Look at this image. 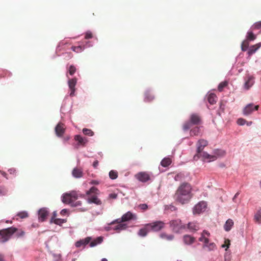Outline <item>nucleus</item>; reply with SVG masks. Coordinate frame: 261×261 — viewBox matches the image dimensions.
<instances>
[{"mask_svg":"<svg viewBox=\"0 0 261 261\" xmlns=\"http://www.w3.org/2000/svg\"><path fill=\"white\" fill-rule=\"evenodd\" d=\"M192 187L190 184L184 182L178 188L174 195L175 200L183 204L188 203L192 197Z\"/></svg>","mask_w":261,"mask_h":261,"instance_id":"obj_1","label":"nucleus"},{"mask_svg":"<svg viewBox=\"0 0 261 261\" xmlns=\"http://www.w3.org/2000/svg\"><path fill=\"white\" fill-rule=\"evenodd\" d=\"M77 194L76 192L72 191L66 193L62 196V202L65 204H70L72 206L77 207L82 205L80 201H75L77 199Z\"/></svg>","mask_w":261,"mask_h":261,"instance_id":"obj_2","label":"nucleus"},{"mask_svg":"<svg viewBox=\"0 0 261 261\" xmlns=\"http://www.w3.org/2000/svg\"><path fill=\"white\" fill-rule=\"evenodd\" d=\"M201 117L197 114H192L190 115L189 121L185 122L183 125V129L187 130L189 129L193 125H199L201 123Z\"/></svg>","mask_w":261,"mask_h":261,"instance_id":"obj_3","label":"nucleus"},{"mask_svg":"<svg viewBox=\"0 0 261 261\" xmlns=\"http://www.w3.org/2000/svg\"><path fill=\"white\" fill-rule=\"evenodd\" d=\"M16 230L17 228L14 227L0 230V242L4 243L7 242Z\"/></svg>","mask_w":261,"mask_h":261,"instance_id":"obj_4","label":"nucleus"},{"mask_svg":"<svg viewBox=\"0 0 261 261\" xmlns=\"http://www.w3.org/2000/svg\"><path fill=\"white\" fill-rule=\"evenodd\" d=\"M169 224L172 230L175 233H179L182 229L186 228L185 225L181 223L180 219L171 220L170 221Z\"/></svg>","mask_w":261,"mask_h":261,"instance_id":"obj_5","label":"nucleus"},{"mask_svg":"<svg viewBox=\"0 0 261 261\" xmlns=\"http://www.w3.org/2000/svg\"><path fill=\"white\" fill-rule=\"evenodd\" d=\"M207 207V203L205 201H201L196 204L193 208L194 214H200L204 212Z\"/></svg>","mask_w":261,"mask_h":261,"instance_id":"obj_6","label":"nucleus"},{"mask_svg":"<svg viewBox=\"0 0 261 261\" xmlns=\"http://www.w3.org/2000/svg\"><path fill=\"white\" fill-rule=\"evenodd\" d=\"M207 145V142L206 140L201 139L199 140L197 143V153L194 156V160H197L199 159V154H201V151L204 149V147H205Z\"/></svg>","mask_w":261,"mask_h":261,"instance_id":"obj_7","label":"nucleus"},{"mask_svg":"<svg viewBox=\"0 0 261 261\" xmlns=\"http://www.w3.org/2000/svg\"><path fill=\"white\" fill-rule=\"evenodd\" d=\"M165 223L161 221H156L154 222L148 224L150 230L158 231L164 227Z\"/></svg>","mask_w":261,"mask_h":261,"instance_id":"obj_8","label":"nucleus"},{"mask_svg":"<svg viewBox=\"0 0 261 261\" xmlns=\"http://www.w3.org/2000/svg\"><path fill=\"white\" fill-rule=\"evenodd\" d=\"M259 106H254L253 103L247 105L243 109V113L245 116L250 115L254 111H257L258 109Z\"/></svg>","mask_w":261,"mask_h":261,"instance_id":"obj_9","label":"nucleus"},{"mask_svg":"<svg viewBox=\"0 0 261 261\" xmlns=\"http://www.w3.org/2000/svg\"><path fill=\"white\" fill-rule=\"evenodd\" d=\"M244 87L246 90H248L253 85L254 83V77L251 75L247 74L244 77Z\"/></svg>","mask_w":261,"mask_h":261,"instance_id":"obj_10","label":"nucleus"},{"mask_svg":"<svg viewBox=\"0 0 261 261\" xmlns=\"http://www.w3.org/2000/svg\"><path fill=\"white\" fill-rule=\"evenodd\" d=\"M137 219V216L136 215L133 214L130 212H127L126 213L124 214L122 217L121 219H117L115 220V221L118 222H123L127 221L130 220H136Z\"/></svg>","mask_w":261,"mask_h":261,"instance_id":"obj_11","label":"nucleus"},{"mask_svg":"<svg viewBox=\"0 0 261 261\" xmlns=\"http://www.w3.org/2000/svg\"><path fill=\"white\" fill-rule=\"evenodd\" d=\"M135 177L140 181L145 182L150 179V175L145 172H140L135 175Z\"/></svg>","mask_w":261,"mask_h":261,"instance_id":"obj_12","label":"nucleus"},{"mask_svg":"<svg viewBox=\"0 0 261 261\" xmlns=\"http://www.w3.org/2000/svg\"><path fill=\"white\" fill-rule=\"evenodd\" d=\"M77 83V80L76 78L69 79L68 80V86L70 90V96H73L74 95V92L75 91V86Z\"/></svg>","mask_w":261,"mask_h":261,"instance_id":"obj_13","label":"nucleus"},{"mask_svg":"<svg viewBox=\"0 0 261 261\" xmlns=\"http://www.w3.org/2000/svg\"><path fill=\"white\" fill-rule=\"evenodd\" d=\"M65 130V125L62 123H59L55 127L56 135L58 137H61L64 134Z\"/></svg>","mask_w":261,"mask_h":261,"instance_id":"obj_14","label":"nucleus"},{"mask_svg":"<svg viewBox=\"0 0 261 261\" xmlns=\"http://www.w3.org/2000/svg\"><path fill=\"white\" fill-rule=\"evenodd\" d=\"M91 240H92L91 237H87L84 239H81V240L77 241L75 243V245L77 248L80 247L82 246H85L86 245L90 243Z\"/></svg>","mask_w":261,"mask_h":261,"instance_id":"obj_15","label":"nucleus"},{"mask_svg":"<svg viewBox=\"0 0 261 261\" xmlns=\"http://www.w3.org/2000/svg\"><path fill=\"white\" fill-rule=\"evenodd\" d=\"M48 214V212L46 208H41L38 212L39 219L41 222L45 221Z\"/></svg>","mask_w":261,"mask_h":261,"instance_id":"obj_16","label":"nucleus"},{"mask_svg":"<svg viewBox=\"0 0 261 261\" xmlns=\"http://www.w3.org/2000/svg\"><path fill=\"white\" fill-rule=\"evenodd\" d=\"M261 47V42L257 43L255 45L251 46L247 52L248 55L250 56L254 54L256 50Z\"/></svg>","mask_w":261,"mask_h":261,"instance_id":"obj_17","label":"nucleus"},{"mask_svg":"<svg viewBox=\"0 0 261 261\" xmlns=\"http://www.w3.org/2000/svg\"><path fill=\"white\" fill-rule=\"evenodd\" d=\"M150 231V230L149 227V226H148V224H146L145 225V226L143 228H141L139 230V231L138 232V234L140 237H144L146 236L148 232Z\"/></svg>","mask_w":261,"mask_h":261,"instance_id":"obj_18","label":"nucleus"},{"mask_svg":"<svg viewBox=\"0 0 261 261\" xmlns=\"http://www.w3.org/2000/svg\"><path fill=\"white\" fill-rule=\"evenodd\" d=\"M74 140L78 142L79 145L82 146H85L88 142L86 138L82 137L81 135H75L74 136Z\"/></svg>","mask_w":261,"mask_h":261,"instance_id":"obj_19","label":"nucleus"},{"mask_svg":"<svg viewBox=\"0 0 261 261\" xmlns=\"http://www.w3.org/2000/svg\"><path fill=\"white\" fill-rule=\"evenodd\" d=\"M183 241L185 244L191 245L195 241V238L190 235H185L183 237Z\"/></svg>","mask_w":261,"mask_h":261,"instance_id":"obj_20","label":"nucleus"},{"mask_svg":"<svg viewBox=\"0 0 261 261\" xmlns=\"http://www.w3.org/2000/svg\"><path fill=\"white\" fill-rule=\"evenodd\" d=\"M199 158H201L202 160L208 159L210 161H214L216 159V157L215 155H211L207 152L201 151V154H199Z\"/></svg>","mask_w":261,"mask_h":261,"instance_id":"obj_21","label":"nucleus"},{"mask_svg":"<svg viewBox=\"0 0 261 261\" xmlns=\"http://www.w3.org/2000/svg\"><path fill=\"white\" fill-rule=\"evenodd\" d=\"M103 237H98L93 240H91L90 242V246L91 247H93L96 246V245L101 244L103 241Z\"/></svg>","mask_w":261,"mask_h":261,"instance_id":"obj_22","label":"nucleus"},{"mask_svg":"<svg viewBox=\"0 0 261 261\" xmlns=\"http://www.w3.org/2000/svg\"><path fill=\"white\" fill-rule=\"evenodd\" d=\"M87 201L89 203H93L97 205H100L101 204V201L100 200H99L95 195H93L89 197L87 199Z\"/></svg>","mask_w":261,"mask_h":261,"instance_id":"obj_23","label":"nucleus"},{"mask_svg":"<svg viewBox=\"0 0 261 261\" xmlns=\"http://www.w3.org/2000/svg\"><path fill=\"white\" fill-rule=\"evenodd\" d=\"M72 175L75 178L82 177L83 175V171L81 169L74 168L72 172Z\"/></svg>","mask_w":261,"mask_h":261,"instance_id":"obj_24","label":"nucleus"},{"mask_svg":"<svg viewBox=\"0 0 261 261\" xmlns=\"http://www.w3.org/2000/svg\"><path fill=\"white\" fill-rule=\"evenodd\" d=\"M188 228L191 231H196L199 229V225L196 222H190L188 224Z\"/></svg>","mask_w":261,"mask_h":261,"instance_id":"obj_25","label":"nucleus"},{"mask_svg":"<svg viewBox=\"0 0 261 261\" xmlns=\"http://www.w3.org/2000/svg\"><path fill=\"white\" fill-rule=\"evenodd\" d=\"M233 225V221L230 219H228L225 222L224 225V228L225 231H229L231 229Z\"/></svg>","mask_w":261,"mask_h":261,"instance_id":"obj_26","label":"nucleus"},{"mask_svg":"<svg viewBox=\"0 0 261 261\" xmlns=\"http://www.w3.org/2000/svg\"><path fill=\"white\" fill-rule=\"evenodd\" d=\"M253 31V30L250 29L247 33L246 40H248L249 42L250 41H253L256 38V36L254 34Z\"/></svg>","mask_w":261,"mask_h":261,"instance_id":"obj_27","label":"nucleus"},{"mask_svg":"<svg viewBox=\"0 0 261 261\" xmlns=\"http://www.w3.org/2000/svg\"><path fill=\"white\" fill-rule=\"evenodd\" d=\"M160 237L164 240L170 241L173 240L174 236L173 234H168L165 232L160 233Z\"/></svg>","mask_w":261,"mask_h":261,"instance_id":"obj_28","label":"nucleus"},{"mask_svg":"<svg viewBox=\"0 0 261 261\" xmlns=\"http://www.w3.org/2000/svg\"><path fill=\"white\" fill-rule=\"evenodd\" d=\"M208 101L211 105L215 104L217 100V97L216 94L214 93H211L208 95L207 97Z\"/></svg>","mask_w":261,"mask_h":261,"instance_id":"obj_29","label":"nucleus"},{"mask_svg":"<svg viewBox=\"0 0 261 261\" xmlns=\"http://www.w3.org/2000/svg\"><path fill=\"white\" fill-rule=\"evenodd\" d=\"M171 163L172 161L170 158H165L162 160L161 165L164 167H166L169 166Z\"/></svg>","mask_w":261,"mask_h":261,"instance_id":"obj_30","label":"nucleus"},{"mask_svg":"<svg viewBox=\"0 0 261 261\" xmlns=\"http://www.w3.org/2000/svg\"><path fill=\"white\" fill-rule=\"evenodd\" d=\"M66 220L63 219L56 218L54 219V217H51L50 220L51 223H54L56 224L61 225L63 223L66 222Z\"/></svg>","mask_w":261,"mask_h":261,"instance_id":"obj_31","label":"nucleus"},{"mask_svg":"<svg viewBox=\"0 0 261 261\" xmlns=\"http://www.w3.org/2000/svg\"><path fill=\"white\" fill-rule=\"evenodd\" d=\"M200 130L199 127H195L190 130V136H197L200 135Z\"/></svg>","mask_w":261,"mask_h":261,"instance_id":"obj_32","label":"nucleus"},{"mask_svg":"<svg viewBox=\"0 0 261 261\" xmlns=\"http://www.w3.org/2000/svg\"><path fill=\"white\" fill-rule=\"evenodd\" d=\"M254 219L257 223H261V210H259L254 215Z\"/></svg>","mask_w":261,"mask_h":261,"instance_id":"obj_33","label":"nucleus"},{"mask_svg":"<svg viewBox=\"0 0 261 261\" xmlns=\"http://www.w3.org/2000/svg\"><path fill=\"white\" fill-rule=\"evenodd\" d=\"M216 247V246L215 243H207V245H205V244H204L203 246V248H207V251H211L214 250Z\"/></svg>","mask_w":261,"mask_h":261,"instance_id":"obj_34","label":"nucleus"},{"mask_svg":"<svg viewBox=\"0 0 261 261\" xmlns=\"http://www.w3.org/2000/svg\"><path fill=\"white\" fill-rule=\"evenodd\" d=\"M122 222H116L115 221H114L113 222H112L111 223V224H115V223H117V226H118V229L119 230V231L120 230H124L126 229L127 226H126V224H122L121 223Z\"/></svg>","mask_w":261,"mask_h":261,"instance_id":"obj_35","label":"nucleus"},{"mask_svg":"<svg viewBox=\"0 0 261 261\" xmlns=\"http://www.w3.org/2000/svg\"><path fill=\"white\" fill-rule=\"evenodd\" d=\"M154 99V96L149 91H147L145 93V99L147 101H151Z\"/></svg>","mask_w":261,"mask_h":261,"instance_id":"obj_36","label":"nucleus"},{"mask_svg":"<svg viewBox=\"0 0 261 261\" xmlns=\"http://www.w3.org/2000/svg\"><path fill=\"white\" fill-rule=\"evenodd\" d=\"M249 45V42L248 40H244L241 44L242 50L245 51L247 50Z\"/></svg>","mask_w":261,"mask_h":261,"instance_id":"obj_37","label":"nucleus"},{"mask_svg":"<svg viewBox=\"0 0 261 261\" xmlns=\"http://www.w3.org/2000/svg\"><path fill=\"white\" fill-rule=\"evenodd\" d=\"M184 179H185V175L182 173H179L177 174L174 177L175 180L178 181H182Z\"/></svg>","mask_w":261,"mask_h":261,"instance_id":"obj_38","label":"nucleus"},{"mask_svg":"<svg viewBox=\"0 0 261 261\" xmlns=\"http://www.w3.org/2000/svg\"><path fill=\"white\" fill-rule=\"evenodd\" d=\"M83 133L84 135L89 136H92L94 135V132L90 129L84 128L83 129Z\"/></svg>","mask_w":261,"mask_h":261,"instance_id":"obj_39","label":"nucleus"},{"mask_svg":"<svg viewBox=\"0 0 261 261\" xmlns=\"http://www.w3.org/2000/svg\"><path fill=\"white\" fill-rule=\"evenodd\" d=\"M84 47L82 46H72L71 49L76 53H81L84 50Z\"/></svg>","mask_w":261,"mask_h":261,"instance_id":"obj_40","label":"nucleus"},{"mask_svg":"<svg viewBox=\"0 0 261 261\" xmlns=\"http://www.w3.org/2000/svg\"><path fill=\"white\" fill-rule=\"evenodd\" d=\"M15 236L17 238L23 237L25 235V232L22 229H18L17 228L16 231L15 232Z\"/></svg>","mask_w":261,"mask_h":261,"instance_id":"obj_41","label":"nucleus"},{"mask_svg":"<svg viewBox=\"0 0 261 261\" xmlns=\"http://www.w3.org/2000/svg\"><path fill=\"white\" fill-rule=\"evenodd\" d=\"M251 29L252 30H261V21L255 22L251 27Z\"/></svg>","mask_w":261,"mask_h":261,"instance_id":"obj_42","label":"nucleus"},{"mask_svg":"<svg viewBox=\"0 0 261 261\" xmlns=\"http://www.w3.org/2000/svg\"><path fill=\"white\" fill-rule=\"evenodd\" d=\"M109 176L112 179H116L118 177V173L117 171L111 170L109 172Z\"/></svg>","mask_w":261,"mask_h":261,"instance_id":"obj_43","label":"nucleus"},{"mask_svg":"<svg viewBox=\"0 0 261 261\" xmlns=\"http://www.w3.org/2000/svg\"><path fill=\"white\" fill-rule=\"evenodd\" d=\"M227 84H228V83L226 81H224V82L220 83L218 87V90L220 92L222 91L223 90V88H225V87H226Z\"/></svg>","mask_w":261,"mask_h":261,"instance_id":"obj_44","label":"nucleus"},{"mask_svg":"<svg viewBox=\"0 0 261 261\" xmlns=\"http://www.w3.org/2000/svg\"><path fill=\"white\" fill-rule=\"evenodd\" d=\"M98 192H99L98 190L97 189V188H96V187H91L90 190L89 191H88L87 192H86V194L87 195H90V194H92V193H94V194H98Z\"/></svg>","mask_w":261,"mask_h":261,"instance_id":"obj_45","label":"nucleus"},{"mask_svg":"<svg viewBox=\"0 0 261 261\" xmlns=\"http://www.w3.org/2000/svg\"><path fill=\"white\" fill-rule=\"evenodd\" d=\"M199 241L200 242H203L204 244H205V245H207V244L209 242L208 239L205 237L203 234H201V236L199 238Z\"/></svg>","mask_w":261,"mask_h":261,"instance_id":"obj_46","label":"nucleus"},{"mask_svg":"<svg viewBox=\"0 0 261 261\" xmlns=\"http://www.w3.org/2000/svg\"><path fill=\"white\" fill-rule=\"evenodd\" d=\"M16 216L19 217L21 219H24L28 217V214L26 212H21L18 213Z\"/></svg>","mask_w":261,"mask_h":261,"instance_id":"obj_47","label":"nucleus"},{"mask_svg":"<svg viewBox=\"0 0 261 261\" xmlns=\"http://www.w3.org/2000/svg\"><path fill=\"white\" fill-rule=\"evenodd\" d=\"M7 193V189L4 186H0V196L6 195Z\"/></svg>","mask_w":261,"mask_h":261,"instance_id":"obj_48","label":"nucleus"},{"mask_svg":"<svg viewBox=\"0 0 261 261\" xmlns=\"http://www.w3.org/2000/svg\"><path fill=\"white\" fill-rule=\"evenodd\" d=\"M76 71V68L73 65L70 66L69 68V73L72 75H73Z\"/></svg>","mask_w":261,"mask_h":261,"instance_id":"obj_49","label":"nucleus"},{"mask_svg":"<svg viewBox=\"0 0 261 261\" xmlns=\"http://www.w3.org/2000/svg\"><path fill=\"white\" fill-rule=\"evenodd\" d=\"M246 121L243 118H239L237 120V123L240 125H243L245 124Z\"/></svg>","mask_w":261,"mask_h":261,"instance_id":"obj_50","label":"nucleus"},{"mask_svg":"<svg viewBox=\"0 0 261 261\" xmlns=\"http://www.w3.org/2000/svg\"><path fill=\"white\" fill-rule=\"evenodd\" d=\"M92 37H93V35L91 32L88 31L86 33L85 36V38L86 39H89L92 38Z\"/></svg>","mask_w":261,"mask_h":261,"instance_id":"obj_51","label":"nucleus"},{"mask_svg":"<svg viewBox=\"0 0 261 261\" xmlns=\"http://www.w3.org/2000/svg\"><path fill=\"white\" fill-rule=\"evenodd\" d=\"M138 206L142 210H146L148 208V206L146 204H141Z\"/></svg>","mask_w":261,"mask_h":261,"instance_id":"obj_52","label":"nucleus"},{"mask_svg":"<svg viewBox=\"0 0 261 261\" xmlns=\"http://www.w3.org/2000/svg\"><path fill=\"white\" fill-rule=\"evenodd\" d=\"M8 171L10 174L15 175L16 174V170L14 168L9 169Z\"/></svg>","mask_w":261,"mask_h":261,"instance_id":"obj_53","label":"nucleus"},{"mask_svg":"<svg viewBox=\"0 0 261 261\" xmlns=\"http://www.w3.org/2000/svg\"><path fill=\"white\" fill-rule=\"evenodd\" d=\"M117 197V195L115 193H111L109 195V197L112 199H115Z\"/></svg>","mask_w":261,"mask_h":261,"instance_id":"obj_54","label":"nucleus"},{"mask_svg":"<svg viewBox=\"0 0 261 261\" xmlns=\"http://www.w3.org/2000/svg\"><path fill=\"white\" fill-rule=\"evenodd\" d=\"M202 234H203V235L205 236H206L207 237H209L210 236V232L205 230L203 231Z\"/></svg>","mask_w":261,"mask_h":261,"instance_id":"obj_55","label":"nucleus"},{"mask_svg":"<svg viewBox=\"0 0 261 261\" xmlns=\"http://www.w3.org/2000/svg\"><path fill=\"white\" fill-rule=\"evenodd\" d=\"M98 165V161L97 160L95 161L93 163V166L94 168H96Z\"/></svg>","mask_w":261,"mask_h":261,"instance_id":"obj_56","label":"nucleus"},{"mask_svg":"<svg viewBox=\"0 0 261 261\" xmlns=\"http://www.w3.org/2000/svg\"><path fill=\"white\" fill-rule=\"evenodd\" d=\"M0 173H1V174L5 177H6L7 179L8 178V177H7V174L4 172V171H0Z\"/></svg>","mask_w":261,"mask_h":261,"instance_id":"obj_57","label":"nucleus"},{"mask_svg":"<svg viewBox=\"0 0 261 261\" xmlns=\"http://www.w3.org/2000/svg\"><path fill=\"white\" fill-rule=\"evenodd\" d=\"M67 211L66 209H63L61 211L60 214L62 215H65L67 213Z\"/></svg>","mask_w":261,"mask_h":261,"instance_id":"obj_58","label":"nucleus"},{"mask_svg":"<svg viewBox=\"0 0 261 261\" xmlns=\"http://www.w3.org/2000/svg\"><path fill=\"white\" fill-rule=\"evenodd\" d=\"M227 241L228 242V245H226V244H223V245H222V247L223 248H224V247H227V248H228V247H229V245H230L229 241L228 240H226V241H225V243H226Z\"/></svg>","mask_w":261,"mask_h":261,"instance_id":"obj_59","label":"nucleus"},{"mask_svg":"<svg viewBox=\"0 0 261 261\" xmlns=\"http://www.w3.org/2000/svg\"><path fill=\"white\" fill-rule=\"evenodd\" d=\"M112 229H113V230H114L117 231V232H119V229H118V227L117 225H116V226H114V227H113L112 228Z\"/></svg>","mask_w":261,"mask_h":261,"instance_id":"obj_60","label":"nucleus"},{"mask_svg":"<svg viewBox=\"0 0 261 261\" xmlns=\"http://www.w3.org/2000/svg\"><path fill=\"white\" fill-rule=\"evenodd\" d=\"M0 261H5L4 259V255L0 253Z\"/></svg>","mask_w":261,"mask_h":261,"instance_id":"obj_61","label":"nucleus"},{"mask_svg":"<svg viewBox=\"0 0 261 261\" xmlns=\"http://www.w3.org/2000/svg\"><path fill=\"white\" fill-rule=\"evenodd\" d=\"M91 184H94V185H98L99 184V182L97 180H92L91 182Z\"/></svg>","mask_w":261,"mask_h":261,"instance_id":"obj_62","label":"nucleus"},{"mask_svg":"<svg viewBox=\"0 0 261 261\" xmlns=\"http://www.w3.org/2000/svg\"><path fill=\"white\" fill-rule=\"evenodd\" d=\"M56 216H57V213H56V212H54L53 213V215L52 217H54V219H56Z\"/></svg>","mask_w":261,"mask_h":261,"instance_id":"obj_63","label":"nucleus"},{"mask_svg":"<svg viewBox=\"0 0 261 261\" xmlns=\"http://www.w3.org/2000/svg\"><path fill=\"white\" fill-rule=\"evenodd\" d=\"M239 195V192H237V193L235 194V195H234V197H233V199L234 200L236 198H237Z\"/></svg>","mask_w":261,"mask_h":261,"instance_id":"obj_64","label":"nucleus"}]
</instances>
